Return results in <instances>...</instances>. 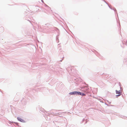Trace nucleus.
<instances>
[{"label": "nucleus", "instance_id": "7ed1b4c3", "mask_svg": "<svg viewBox=\"0 0 127 127\" xmlns=\"http://www.w3.org/2000/svg\"><path fill=\"white\" fill-rule=\"evenodd\" d=\"M116 93L117 94H120V91L116 90Z\"/></svg>", "mask_w": 127, "mask_h": 127}, {"label": "nucleus", "instance_id": "f03ea898", "mask_svg": "<svg viewBox=\"0 0 127 127\" xmlns=\"http://www.w3.org/2000/svg\"><path fill=\"white\" fill-rule=\"evenodd\" d=\"M77 92H71L69 93V94L71 95H74L76 94Z\"/></svg>", "mask_w": 127, "mask_h": 127}, {"label": "nucleus", "instance_id": "20e7f679", "mask_svg": "<svg viewBox=\"0 0 127 127\" xmlns=\"http://www.w3.org/2000/svg\"><path fill=\"white\" fill-rule=\"evenodd\" d=\"M77 94L79 95H82V93L79 92H77Z\"/></svg>", "mask_w": 127, "mask_h": 127}, {"label": "nucleus", "instance_id": "f257e3e1", "mask_svg": "<svg viewBox=\"0 0 127 127\" xmlns=\"http://www.w3.org/2000/svg\"><path fill=\"white\" fill-rule=\"evenodd\" d=\"M17 119L18 121L21 122H24V120L21 118L18 117Z\"/></svg>", "mask_w": 127, "mask_h": 127}, {"label": "nucleus", "instance_id": "423d86ee", "mask_svg": "<svg viewBox=\"0 0 127 127\" xmlns=\"http://www.w3.org/2000/svg\"><path fill=\"white\" fill-rule=\"evenodd\" d=\"M120 95V94H119V95H117V96H119Z\"/></svg>", "mask_w": 127, "mask_h": 127}, {"label": "nucleus", "instance_id": "39448f33", "mask_svg": "<svg viewBox=\"0 0 127 127\" xmlns=\"http://www.w3.org/2000/svg\"><path fill=\"white\" fill-rule=\"evenodd\" d=\"M82 95L83 96L85 95L84 93L82 94Z\"/></svg>", "mask_w": 127, "mask_h": 127}]
</instances>
